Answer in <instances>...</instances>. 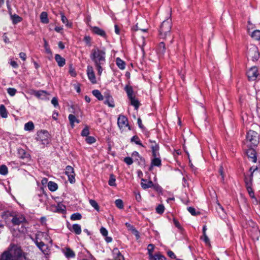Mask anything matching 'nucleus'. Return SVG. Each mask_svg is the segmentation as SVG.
<instances>
[{"label":"nucleus","mask_w":260,"mask_h":260,"mask_svg":"<svg viewBox=\"0 0 260 260\" xmlns=\"http://www.w3.org/2000/svg\"><path fill=\"white\" fill-rule=\"evenodd\" d=\"M106 56L105 48L94 47L91 51L90 58L94 63L99 76L102 75L103 71V66L106 63Z\"/></svg>","instance_id":"obj_1"},{"label":"nucleus","mask_w":260,"mask_h":260,"mask_svg":"<svg viewBox=\"0 0 260 260\" xmlns=\"http://www.w3.org/2000/svg\"><path fill=\"white\" fill-rule=\"evenodd\" d=\"M25 253L20 247L13 245L0 256V260H23Z\"/></svg>","instance_id":"obj_2"},{"label":"nucleus","mask_w":260,"mask_h":260,"mask_svg":"<svg viewBox=\"0 0 260 260\" xmlns=\"http://www.w3.org/2000/svg\"><path fill=\"white\" fill-rule=\"evenodd\" d=\"M172 22L171 19L164 20L161 24L159 29V36L161 39H166L171 36Z\"/></svg>","instance_id":"obj_3"},{"label":"nucleus","mask_w":260,"mask_h":260,"mask_svg":"<svg viewBox=\"0 0 260 260\" xmlns=\"http://www.w3.org/2000/svg\"><path fill=\"white\" fill-rule=\"evenodd\" d=\"M259 143L258 134L253 131H249L247 133L244 145L247 147L256 146Z\"/></svg>","instance_id":"obj_4"},{"label":"nucleus","mask_w":260,"mask_h":260,"mask_svg":"<svg viewBox=\"0 0 260 260\" xmlns=\"http://www.w3.org/2000/svg\"><path fill=\"white\" fill-rule=\"evenodd\" d=\"M36 139L40 144L47 145L50 141V135L47 131L41 130L37 132Z\"/></svg>","instance_id":"obj_5"},{"label":"nucleus","mask_w":260,"mask_h":260,"mask_svg":"<svg viewBox=\"0 0 260 260\" xmlns=\"http://www.w3.org/2000/svg\"><path fill=\"white\" fill-rule=\"evenodd\" d=\"M117 124L121 131L131 130L127 118L123 115H119L117 119Z\"/></svg>","instance_id":"obj_6"},{"label":"nucleus","mask_w":260,"mask_h":260,"mask_svg":"<svg viewBox=\"0 0 260 260\" xmlns=\"http://www.w3.org/2000/svg\"><path fill=\"white\" fill-rule=\"evenodd\" d=\"M11 222L13 225H23L26 222V220L23 215L18 214L12 216Z\"/></svg>","instance_id":"obj_7"},{"label":"nucleus","mask_w":260,"mask_h":260,"mask_svg":"<svg viewBox=\"0 0 260 260\" xmlns=\"http://www.w3.org/2000/svg\"><path fill=\"white\" fill-rule=\"evenodd\" d=\"M258 75V70L256 67L251 68L247 72V76L249 80H255Z\"/></svg>","instance_id":"obj_8"},{"label":"nucleus","mask_w":260,"mask_h":260,"mask_svg":"<svg viewBox=\"0 0 260 260\" xmlns=\"http://www.w3.org/2000/svg\"><path fill=\"white\" fill-rule=\"evenodd\" d=\"M65 173L68 176L69 181L73 183L75 182V173L73 167L68 166L66 168Z\"/></svg>","instance_id":"obj_9"},{"label":"nucleus","mask_w":260,"mask_h":260,"mask_svg":"<svg viewBox=\"0 0 260 260\" xmlns=\"http://www.w3.org/2000/svg\"><path fill=\"white\" fill-rule=\"evenodd\" d=\"M87 74L89 80L91 83L94 84L96 83V78L93 71V67L91 66H88L87 67Z\"/></svg>","instance_id":"obj_10"},{"label":"nucleus","mask_w":260,"mask_h":260,"mask_svg":"<svg viewBox=\"0 0 260 260\" xmlns=\"http://www.w3.org/2000/svg\"><path fill=\"white\" fill-rule=\"evenodd\" d=\"M36 237H37L38 240H41L42 241L48 242L49 243H51L52 241L49 236L48 234L45 232H38L36 234Z\"/></svg>","instance_id":"obj_11"},{"label":"nucleus","mask_w":260,"mask_h":260,"mask_svg":"<svg viewBox=\"0 0 260 260\" xmlns=\"http://www.w3.org/2000/svg\"><path fill=\"white\" fill-rule=\"evenodd\" d=\"M246 153L251 161L253 162H256L257 157L256 155V152L254 149L251 147H249V148L246 150Z\"/></svg>","instance_id":"obj_12"},{"label":"nucleus","mask_w":260,"mask_h":260,"mask_svg":"<svg viewBox=\"0 0 260 260\" xmlns=\"http://www.w3.org/2000/svg\"><path fill=\"white\" fill-rule=\"evenodd\" d=\"M104 99H105L104 103L105 104L107 105L110 107H114L115 105L113 99L109 93H105L104 94Z\"/></svg>","instance_id":"obj_13"},{"label":"nucleus","mask_w":260,"mask_h":260,"mask_svg":"<svg viewBox=\"0 0 260 260\" xmlns=\"http://www.w3.org/2000/svg\"><path fill=\"white\" fill-rule=\"evenodd\" d=\"M161 165V160L160 158V156L153 157V158L151 160V166L149 168V170H152L153 167H160Z\"/></svg>","instance_id":"obj_14"},{"label":"nucleus","mask_w":260,"mask_h":260,"mask_svg":"<svg viewBox=\"0 0 260 260\" xmlns=\"http://www.w3.org/2000/svg\"><path fill=\"white\" fill-rule=\"evenodd\" d=\"M68 228L71 231L77 235H80L81 233V227L78 224H74L72 226L68 225Z\"/></svg>","instance_id":"obj_15"},{"label":"nucleus","mask_w":260,"mask_h":260,"mask_svg":"<svg viewBox=\"0 0 260 260\" xmlns=\"http://www.w3.org/2000/svg\"><path fill=\"white\" fill-rule=\"evenodd\" d=\"M55 60L57 63L58 66L59 67H63L66 64V59L63 57H61L59 54H55Z\"/></svg>","instance_id":"obj_16"},{"label":"nucleus","mask_w":260,"mask_h":260,"mask_svg":"<svg viewBox=\"0 0 260 260\" xmlns=\"http://www.w3.org/2000/svg\"><path fill=\"white\" fill-rule=\"evenodd\" d=\"M113 254L115 260H124L123 256L121 254L118 248H114Z\"/></svg>","instance_id":"obj_17"},{"label":"nucleus","mask_w":260,"mask_h":260,"mask_svg":"<svg viewBox=\"0 0 260 260\" xmlns=\"http://www.w3.org/2000/svg\"><path fill=\"white\" fill-rule=\"evenodd\" d=\"M91 30L94 34L101 36L102 37H105L106 33L105 31L97 26H94L91 28Z\"/></svg>","instance_id":"obj_18"},{"label":"nucleus","mask_w":260,"mask_h":260,"mask_svg":"<svg viewBox=\"0 0 260 260\" xmlns=\"http://www.w3.org/2000/svg\"><path fill=\"white\" fill-rule=\"evenodd\" d=\"M153 185H154V184H153L152 181H147V180L145 179H142L141 186L143 188L147 189V188L153 187Z\"/></svg>","instance_id":"obj_19"},{"label":"nucleus","mask_w":260,"mask_h":260,"mask_svg":"<svg viewBox=\"0 0 260 260\" xmlns=\"http://www.w3.org/2000/svg\"><path fill=\"white\" fill-rule=\"evenodd\" d=\"M166 52L165 44L164 42H160L157 48V52L160 56H162Z\"/></svg>","instance_id":"obj_20"},{"label":"nucleus","mask_w":260,"mask_h":260,"mask_svg":"<svg viewBox=\"0 0 260 260\" xmlns=\"http://www.w3.org/2000/svg\"><path fill=\"white\" fill-rule=\"evenodd\" d=\"M35 242L37 247L42 251H44L45 248L46 247L44 242L41 240H38L37 237L35 238Z\"/></svg>","instance_id":"obj_21"},{"label":"nucleus","mask_w":260,"mask_h":260,"mask_svg":"<svg viewBox=\"0 0 260 260\" xmlns=\"http://www.w3.org/2000/svg\"><path fill=\"white\" fill-rule=\"evenodd\" d=\"M63 253L67 258H73L75 256V252L70 248H66L64 250Z\"/></svg>","instance_id":"obj_22"},{"label":"nucleus","mask_w":260,"mask_h":260,"mask_svg":"<svg viewBox=\"0 0 260 260\" xmlns=\"http://www.w3.org/2000/svg\"><path fill=\"white\" fill-rule=\"evenodd\" d=\"M216 209L220 216L222 218H225L226 215L225 212L224 210L223 207L219 203H217V207L216 208Z\"/></svg>","instance_id":"obj_23"},{"label":"nucleus","mask_w":260,"mask_h":260,"mask_svg":"<svg viewBox=\"0 0 260 260\" xmlns=\"http://www.w3.org/2000/svg\"><path fill=\"white\" fill-rule=\"evenodd\" d=\"M40 19L41 22L44 24H47L49 23V20L48 19V15L46 12H43L40 15Z\"/></svg>","instance_id":"obj_24"},{"label":"nucleus","mask_w":260,"mask_h":260,"mask_svg":"<svg viewBox=\"0 0 260 260\" xmlns=\"http://www.w3.org/2000/svg\"><path fill=\"white\" fill-rule=\"evenodd\" d=\"M0 115L5 118L8 117V111L4 105H0Z\"/></svg>","instance_id":"obj_25"},{"label":"nucleus","mask_w":260,"mask_h":260,"mask_svg":"<svg viewBox=\"0 0 260 260\" xmlns=\"http://www.w3.org/2000/svg\"><path fill=\"white\" fill-rule=\"evenodd\" d=\"M116 63L120 69L123 70L125 69V63L124 61L121 59L120 58L117 57L116 59Z\"/></svg>","instance_id":"obj_26"},{"label":"nucleus","mask_w":260,"mask_h":260,"mask_svg":"<svg viewBox=\"0 0 260 260\" xmlns=\"http://www.w3.org/2000/svg\"><path fill=\"white\" fill-rule=\"evenodd\" d=\"M48 187L50 191H55L57 189L58 185L56 183L54 182L49 181L48 183Z\"/></svg>","instance_id":"obj_27"},{"label":"nucleus","mask_w":260,"mask_h":260,"mask_svg":"<svg viewBox=\"0 0 260 260\" xmlns=\"http://www.w3.org/2000/svg\"><path fill=\"white\" fill-rule=\"evenodd\" d=\"M69 119L70 122V124L72 127L74 126V123H79V120L77 119L76 116L73 114H70L69 115Z\"/></svg>","instance_id":"obj_28"},{"label":"nucleus","mask_w":260,"mask_h":260,"mask_svg":"<svg viewBox=\"0 0 260 260\" xmlns=\"http://www.w3.org/2000/svg\"><path fill=\"white\" fill-rule=\"evenodd\" d=\"M93 95L95 96L99 101L104 100V95L103 96L99 90L95 89L92 91Z\"/></svg>","instance_id":"obj_29"},{"label":"nucleus","mask_w":260,"mask_h":260,"mask_svg":"<svg viewBox=\"0 0 260 260\" xmlns=\"http://www.w3.org/2000/svg\"><path fill=\"white\" fill-rule=\"evenodd\" d=\"M35 128L34 123L32 121H29L24 125V130L26 131H32Z\"/></svg>","instance_id":"obj_30"},{"label":"nucleus","mask_w":260,"mask_h":260,"mask_svg":"<svg viewBox=\"0 0 260 260\" xmlns=\"http://www.w3.org/2000/svg\"><path fill=\"white\" fill-rule=\"evenodd\" d=\"M252 180H253L252 174H250L249 176H245V183L246 186H252Z\"/></svg>","instance_id":"obj_31"},{"label":"nucleus","mask_w":260,"mask_h":260,"mask_svg":"<svg viewBox=\"0 0 260 260\" xmlns=\"http://www.w3.org/2000/svg\"><path fill=\"white\" fill-rule=\"evenodd\" d=\"M125 90L127 94L128 98H131L133 96V89L131 86L126 85L125 88Z\"/></svg>","instance_id":"obj_32"},{"label":"nucleus","mask_w":260,"mask_h":260,"mask_svg":"<svg viewBox=\"0 0 260 260\" xmlns=\"http://www.w3.org/2000/svg\"><path fill=\"white\" fill-rule=\"evenodd\" d=\"M61 19L64 24L66 25L68 27H71L72 25V23L71 22H69L67 17L64 15L63 14H61Z\"/></svg>","instance_id":"obj_33"},{"label":"nucleus","mask_w":260,"mask_h":260,"mask_svg":"<svg viewBox=\"0 0 260 260\" xmlns=\"http://www.w3.org/2000/svg\"><path fill=\"white\" fill-rule=\"evenodd\" d=\"M251 37L256 40H260V30H254L251 34Z\"/></svg>","instance_id":"obj_34"},{"label":"nucleus","mask_w":260,"mask_h":260,"mask_svg":"<svg viewBox=\"0 0 260 260\" xmlns=\"http://www.w3.org/2000/svg\"><path fill=\"white\" fill-rule=\"evenodd\" d=\"M11 19L13 22V23H17L22 20L21 17L19 16L18 15L16 14H14L13 15H11Z\"/></svg>","instance_id":"obj_35"},{"label":"nucleus","mask_w":260,"mask_h":260,"mask_svg":"<svg viewBox=\"0 0 260 260\" xmlns=\"http://www.w3.org/2000/svg\"><path fill=\"white\" fill-rule=\"evenodd\" d=\"M43 41L44 42V47L46 53L47 54L52 55V51L49 48V45H48L47 42L46 41V40L45 39H43Z\"/></svg>","instance_id":"obj_36"},{"label":"nucleus","mask_w":260,"mask_h":260,"mask_svg":"<svg viewBox=\"0 0 260 260\" xmlns=\"http://www.w3.org/2000/svg\"><path fill=\"white\" fill-rule=\"evenodd\" d=\"M131 101V105L134 106L136 109H138L139 107V103L138 101L135 99L134 96L129 98Z\"/></svg>","instance_id":"obj_37"},{"label":"nucleus","mask_w":260,"mask_h":260,"mask_svg":"<svg viewBox=\"0 0 260 260\" xmlns=\"http://www.w3.org/2000/svg\"><path fill=\"white\" fill-rule=\"evenodd\" d=\"M131 141L134 142L136 144L139 145L143 147H144V146L141 143L139 137L137 136H133L131 139Z\"/></svg>","instance_id":"obj_38"},{"label":"nucleus","mask_w":260,"mask_h":260,"mask_svg":"<svg viewBox=\"0 0 260 260\" xmlns=\"http://www.w3.org/2000/svg\"><path fill=\"white\" fill-rule=\"evenodd\" d=\"M47 92L44 90L36 91H35V95L38 98L42 99V96H45L47 95Z\"/></svg>","instance_id":"obj_39"},{"label":"nucleus","mask_w":260,"mask_h":260,"mask_svg":"<svg viewBox=\"0 0 260 260\" xmlns=\"http://www.w3.org/2000/svg\"><path fill=\"white\" fill-rule=\"evenodd\" d=\"M151 259L154 260H165V257L160 253L155 254L153 255L152 258H150Z\"/></svg>","instance_id":"obj_40"},{"label":"nucleus","mask_w":260,"mask_h":260,"mask_svg":"<svg viewBox=\"0 0 260 260\" xmlns=\"http://www.w3.org/2000/svg\"><path fill=\"white\" fill-rule=\"evenodd\" d=\"M89 203L91 206L93 207L96 211H99L100 210L99 206L98 203L94 200H90Z\"/></svg>","instance_id":"obj_41"},{"label":"nucleus","mask_w":260,"mask_h":260,"mask_svg":"<svg viewBox=\"0 0 260 260\" xmlns=\"http://www.w3.org/2000/svg\"><path fill=\"white\" fill-rule=\"evenodd\" d=\"M8 168L5 165H2L0 167V174L3 175H6L8 174Z\"/></svg>","instance_id":"obj_42"},{"label":"nucleus","mask_w":260,"mask_h":260,"mask_svg":"<svg viewBox=\"0 0 260 260\" xmlns=\"http://www.w3.org/2000/svg\"><path fill=\"white\" fill-rule=\"evenodd\" d=\"M154 246L153 244H150L148 245V247H147V250L148 251V254L149 255L150 258H152V256L153 255L152 254V252L154 250Z\"/></svg>","instance_id":"obj_43"},{"label":"nucleus","mask_w":260,"mask_h":260,"mask_svg":"<svg viewBox=\"0 0 260 260\" xmlns=\"http://www.w3.org/2000/svg\"><path fill=\"white\" fill-rule=\"evenodd\" d=\"M159 146L154 148H151L153 157L159 156Z\"/></svg>","instance_id":"obj_44"},{"label":"nucleus","mask_w":260,"mask_h":260,"mask_svg":"<svg viewBox=\"0 0 260 260\" xmlns=\"http://www.w3.org/2000/svg\"><path fill=\"white\" fill-rule=\"evenodd\" d=\"M82 216L79 213L73 214L71 216V219L73 220H80L81 219Z\"/></svg>","instance_id":"obj_45"},{"label":"nucleus","mask_w":260,"mask_h":260,"mask_svg":"<svg viewBox=\"0 0 260 260\" xmlns=\"http://www.w3.org/2000/svg\"><path fill=\"white\" fill-rule=\"evenodd\" d=\"M116 179L113 175H111L110 176V179L108 181V184L110 186H116L115 183Z\"/></svg>","instance_id":"obj_46"},{"label":"nucleus","mask_w":260,"mask_h":260,"mask_svg":"<svg viewBox=\"0 0 260 260\" xmlns=\"http://www.w3.org/2000/svg\"><path fill=\"white\" fill-rule=\"evenodd\" d=\"M115 204L116 206L119 209H122L123 208V202L121 199H117L115 201Z\"/></svg>","instance_id":"obj_47"},{"label":"nucleus","mask_w":260,"mask_h":260,"mask_svg":"<svg viewBox=\"0 0 260 260\" xmlns=\"http://www.w3.org/2000/svg\"><path fill=\"white\" fill-rule=\"evenodd\" d=\"M247 190L250 196V197L252 198H254V193L252 188V186H246Z\"/></svg>","instance_id":"obj_48"},{"label":"nucleus","mask_w":260,"mask_h":260,"mask_svg":"<svg viewBox=\"0 0 260 260\" xmlns=\"http://www.w3.org/2000/svg\"><path fill=\"white\" fill-rule=\"evenodd\" d=\"M7 92L10 96H13L15 95L17 90L14 88H9L7 89Z\"/></svg>","instance_id":"obj_49"},{"label":"nucleus","mask_w":260,"mask_h":260,"mask_svg":"<svg viewBox=\"0 0 260 260\" xmlns=\"http://www.w3.org/2000/svg\"><path fill=\"white\" fill-rule=\"evenodd\" d=\"M165 207L162 205H159L156 208V211L158 214H162L164 212Z\"/></svg>","instance_id":"obj_50"},{"label":"nucleus","mask_w":260,"mask_h":260,"mask_svg":"<svg viewBox=\"0 0 260 260\" xmlns=\"http://www.w3.org/2000/svg\"><path fill=\"white\" fill-rule=\"evenodd\" d=\"M85 140L86 142L89 144H92L95 142V139L91 136L87 137Z\"/></svg>","instance_id":"obj_51"},{"label":"nucleus","mask_w":260,"mask_h":260,"mask_svg":"<svg viewBox=\"0 0 260 260\" xmlns=\"http://www.w3.org/2000/svg\"><path fill=\"white\" fill-rule=\"evenodd\" d=\"M84 41L88 46H91V38L88 36H86L84 38Z\"/></svg>","instance_id":"obj_52"},{"label":"nucleus","mask_w":260,"mask_h":260,"mask_svg":"<svg viewBox=\"0 0 260 260\" xmlns=\"http://www.w3.org/2000/svg\"><path fill=\"white\" fill-rule=\"evenodd\" d=\"M89 134V129L87 127L84 128L81 132V135L82 136H87Z\"/></svg>","instance_id":"obj_53"},{"label":"nucleus","mask_w":260,"mask_h":260,"mask_svg":"<svg viewBox=\"0 0 260 260\" xmlns=\"http://www.w3.org/2000/svg\"><path fill=\"white\" fill-rule=\"evenodd\" d=\"M124 161L128 165H131L133 162L132 158L130 157H125L124 159Z\"/></svg>","instance_id":"obj_54"},{"label":"nucleus","mask_w":260,"mask_h":260,"mask_svg":"<svg viewBox=\"0 0 260 260\" xmlns=\"http://www.w3.org/2000/svg\"><path fill=\"white\" fill-rule=\"evenodd\" d=\"M69 73L71 74V75L73 77H75L77 75L75 69L72 67V66H70V67Z\"/></svg>","instance_id":"obj_55"},{"label":"nucleus","mask_w":260,"mask_h":260,"mask_svg":"<svg viewBox=\"0 0 260 260\" xmlns=\"http://www.w3.org/2000/svg\"><path fill=\"white\" fill-rule=\"evenodd\" d=\"M188 212L192 215H196L197 214L196 212V210L194 208L189 207L187 208Z\"/></svg>","instance_id":"obj_56"},{"label":"nucleus","mask_w":260,"mask_h":260,"mask_svg":"<svg viewBox=\"0 0 260 260\" xmlns=\"http://www.w3.org/2000/svg\"><path fill=\"white\" fill-rule=\"evenodd\" d=\"M51 103L55 107H56L58 106V100L56 97H54L52 98L51 100Z\"/></svg>","instance_id":"obj_57"},{"label":"nucleus","mask_w":260,"mask_h":260,"mask_svg":"<svg viewBox=\"0 0 260 260\" xmlns=\"http://www.w3.org/2000/svg\"><path fill=\"white\" fill-rule=\"evenodd\" d=\"M100 232L102 235L104 236H107L108 235V231L104 228L102 227L100 229Z\"/></svg>","instance_id":"obj_58"},{"label":"nucleus","mask_w":260,"mask_h":260,"mask_svg":"<svg viewBox=\"0 0 260 260\" xmlns=\"http://www.w3.org/2000/svg\"><path fill=\"white\" fill-rule=\"evenodd\" d=\"M134 193L135 194L136 200L138 202H140L141 201V196L140 192L135 191Z\"/></svg>","instance_id":"obj_59"},{"label":"nucleus","mask_w":260,"mask_h":260,"mask_svg":"<svg viewBox=\"0 0 260 260\" xmlns=\"http://www.w3.org/2000/svg\"><path fill=\"white\" fill-rule=\"evenodd\" d=\"M149 141L150 143V147L151 149L154 148V147H156L158 146V145L155 141H153L150 140H149Z\"/></svg>","instance_id":"obj_60"},{"label":"nucleus","mask_w":260,"mask_h":260,"mask_svg":"<svg viewBox=\"0 0 260 260\" xmlns=\"http://www.w3.org/2000/svg\"><path fill=\"white\" fill-rule=\"evenodd\" d=\"M258 169L257 166H252L249 168V171L250 172V174H252V176H253V173L257 170Z\"/></svg>","instance_id":"obj_61"},{"label":"nucleus","mask_w":260,"mask_h":260,"mask_svg":"<svg viewBox=\"0 0 260 260\" xmlns=\"http://www.w3.org/2000/svg\"><path fill=\"white\" fill-rule=\"evenodd\" d=\"M168 255L171 258H176V256L174 253L172 251H169L167 252Z\"/></svg>","instance_id":"obj_62"},{"label":"nucleus","mask_w":260,"mask_h":260,"mask_svg":"<svg viewBox=\"0 0 260 260\" xmlns=\"http://www.w3.org/2000/svg\"><path fill=\"white\" fill-rule=\"evenodd\" d=\"M19 57L24 61L26 60V55L24 52H20L19 53Z\"/></svg>","instance_id":"obj_63"},{"label":"nucleus","mask_w":260,"mask_h":260,"mask_svg":"<svg viewBox=\"0 0 260 260\" xmlns=\"http://www.w3.org/2000/svg\"><path fill=\"white\" fill-rule=\"evenodd\" d=\"M10 64L14 68H17L18 67V65L16 61L14 60H11L10 62Z\"/></svg>","instance_id":"obj_64"}]
</instances>
